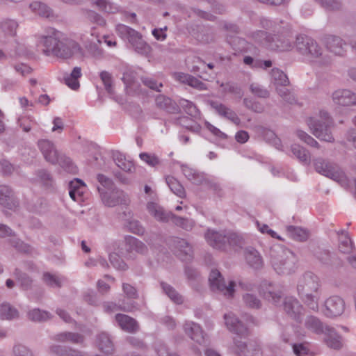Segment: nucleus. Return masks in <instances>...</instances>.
I'll list each match as a JSON object with an SVG mask.
<instances>
[{
    "label": "nucleus",
    "instance_id": "4468645a",
    "mask_svg": "<svg viewBox=\"0 0 356 356\" xmlns=\"http://www.w3.org/2000/svg\"><path fill=\"white\" fill-rule=\"evenodd\" d=\"M324 314L328 317H335L341 315L345 308L344 301L339 296L329 298L325 303Z\"/></svg>",
    "mask_w": 356,
    "mask_h": 356
},
{
    "label": "nucleus",
    "instance_id": "a18cd8bd",
    "mask_svg": "<svg viewBox=\"0 0 356 356\" xmlns=\"http://www.w3.org/2000/svg\"><path fill=\"white\" fill-rule=\"evenodd\" d=\"M90 3L95 6L100 10H104L106 13L114 12L113 8L110 3L106 0H88Z\"/></svg>",
    "mask_w": 356,
    "mask_h": 356
},
{
    "label": "nucleus",
    "instance_id": "cd10ccee",
    "mask_svg": "<svg viewBox=\"0 0 356 356\" xmlns=\"http://www.w3.org/2000/svg\"><path fill=\"white\" fill-rule=\"evenodd\" d=\"M213 107L220 115L227 118L236 124H238L240 123V120L236 114L233 111L227 108L225 105L222 104H215Z\"/></svg>",
    "mask_w": 356,
    "mask_h": 356
},
{
    "label": "nucleus",
    "instance_id": "473e14b6",
    "mask_svg": "<svg viewBox=\"0 0 356 356\" xmlns=\"http://www.w3.org/2000/svg\"><path fill=\"white\" fill-rule=\"evenodd\" d=\"M30 8L32 11L41 17H49L51 14V10L45 4L40 2H33L30 5Z\"/></svg>",
    "mask_w": 356,
    "mask_h": 356
},
{
    "label": "nucleus",
    "instance_id": "a878e982",
    "mask_svg": "<svg viewBox=\"0 0 356 356\" xmlns=\"http://www.w3.org/2000/svg\"><path fill=\"white\" fill-rule=\"evenodd\" d=\"M81 76V70L79 67H75L72 73L65 78L66 85L72 90H76L79 88L80 84L79 78Z\"/></svg>",
    "mask_w": 356,
    "mask_h": 356
},
{
    "label": "nucleus",
    "instance_id": "5fc2aeb1",
    "mask_svg": "<svg viewBox=\"0 0 356 356\" xmlns=\"http://www.w3.org/2000/svg\"><path fill=\"white\" fill-rule=\"evenodd\" d=\"M100 77L105 86L106 90L108 92L111 93L112 92V86H111L112 81H111V74L107 72H102L100 74Z\"/></svg>",
    "mask_w": 356,
    "mask_h": 356
},
{
    "label": "nucleus",
    "instance_id": "f257e3e1",
    "mask_svg": "<svg viewBox=\"0 0 356 356\" xmlns=\"http://www.w3.org/2000/svg\"><path fill=\"white\" fill-rule=\"evenodd\" d=\"M42 51L46 55L69 58L80 50L77 42L70 39L61 40V34L54 29H49L47 34L40 39Z\"/></svg>",
    "mask_w": 356,
    "mask_h": 356
},
{
    "label": "nucleus",
    "instance_id": "774afa93",
    "mask_svg": "<svg viewBox=\"0 0 356 356\" xmlns=\"http://www.w3.org/2000/svg\"><path fill=\"white\" fill-rule=\"evenodd\" d=\"M123 291L129 298H135L136 296V289L128 284H123Z\"/></svg>",
    "mask_w": 356,
    "mask_h": 356
},
{
    "label": "nucleus",
    "instance_id": "9d476101",
    "mask_svg": "<svg viewBox=\"0 0 356 356\" xmlns=\"http://www.w3.org/2000/svg\"><path fill=\"white\" fill-rule=\"evenodd\" d=\"M315 168L318 172L330 177L333 180L340 183L342 186L347 185V178L346 175L337 166L325 163L324 161H318L315 163Z\"/></svg>",
    "mask_w": 356,
    "mask_h": 356
},
{
    "label": "nucleus",
    "instance_id": "ea45409f",
    "mask_svg": "<svg viewBox=\"0 0 356 356\" xmlns=\"http://www.w3.org/2000/svg\"><path fill=\"white\" fill-rule=\"evenodd\" d=\"M161 286L165 293L176 304H181L182 302L181 296L172 286L165 283H161Z\"/></svg>",
    "mask_w": 356,
    "mask_h": 356
},
{
    "label": "nucleus",
    "instance_id": "8fccbe9b",
    "mask_svg": "<svg viewBox=\"0 0 356 356\" xmlns=\"http://www.w3.org/2000/svg\"><path fill=\"white\" fill-rule=\"evenodd\" d=\"M140 158L141 160L145 161L146 163L149 165L150 166H156L159 163L158 158L152 154H149L147 153H141L140 154Z\"/></svg>",
    "mask_w": 356,
    "mask_h": 356
},
{
    "label": "nucleus",
    "instance_id": "b1692460",
    "mask_svg": "<svg viewBox=\"0 0 356 356\" xmlns=\"http://www.w3.org/2000/svg\"><path fill=\"white\" fill-rule=\"evenodd\" d=\"M327 46L330 51L333 52L336 55H342L343 53V45H346L345 43L342 42V40L336 36L330 35L327 38Z\"/></svg>",
    "mask_w": 356,
    "mask_h": 356
},
{
    "label": "nucleus",
    "instance_id": "393cba45",
    "mask_svg": "<svg viewBox=\"0 0 356 356\" xmlns=\"http://www.w3.org/2000/svg\"><path fill=\"white\" fill-rule=\"evenodd\" d=\"M97 345L99 349L105 354L112 353L113 350V343L106 333H102L98 336Z\"/></svg>",
    "mask_w": 356,
    "mask_h": 356
},
{
    "label": "nucleus",
    "instance_id": "3c124183",
    "mask_svg": "<svg viewBox=\"0 0 356 356\" xmlns=\"http://www.w3.org/2000/svg\"><path fill=\"white\" fill-rule=\"evenodd\" d=\"M297 136L300 140L312 147H316L318 145V143L312 137L302 131H298Z\"/></svg>",
    "mask_w": 356,
    "mask_h": 356
},
{
    "label": "nucleus",
    "instance_id": "09e8293b",
    "mask_svg": "<svg viewBox=\"0 0 356 356\" xmlns=\"http://www.w3.org/2000/svg\"><path fill=\"white\" fill-rule=\"evenodd\" d=\"M51 350L53 353L59 354L61 356H83L79 352L74 350H70L68 351H63L60 346L52 347Z\"/></svg>",
    "mask_w": 356,
    "mask_h": 356
},
{
    "label": "nucleus",
    "instance_id": "864d4df0",
    "mask_svg": "<svg viewBox=\"0 0 356 356\" xmlns=\"http://www.w3.org/2000/svg\"><path fill=\"white\" fill-rule=\"evenodd\" d=\"M173 222L185 229L191 228L192 227V222L188 220L177 216H172Z\"/></svg>",
    "mask_w": 356,
    "mask_h": 356
},
{
    "label": "nucleus",
    "instance_id": "052dcab7",
    "mask_svg": "<svg viewBox=\"0 0 356 356\" xmlns=\"http://www.w3.org/2000/svg\"><path fill=\"white\" fill-rule=\"evenodd\" d=\"M262 289L260 290L259 293L264 296V297L268 300H270V298H271L272 301L275 303H276L280 298V295L275 294V293L270 290H268V291H264L263 289V286H261Z\"/></svg>",
    "mask_w": 356,
    "mask_h": 356
},
{
    "label": "nucleus",
    "instance_id": "680f3d73",
    "mask_svg": "<svg viewBox=\"0 0 356 356\" xmlns=\"http://www.w3.org/2000/svg\"><path fill=\"white\" fill-rule=\"evenodd\" d=\"M143 82L145 86L155 90H159V88L163 86L162 83H160L158 84L156 81L151 78H144Z\"/></svg>",
    "mask_w": 356,
    "mask_h": 356
},
{
    "label": "nucleus",
    "instance_id": "c756f323",
    "mask_svg": "<svg viewBox=\"0 0 356 356\" xmlns=\"http://www.w3.org/2000/svg\"><path fill=\"white\" fill-rule=\"evenodd\" d=\"M177 247L179 252H177L178 257L183 261H188L192 258V248L184 240L178 241Z\"/></svg>",
    "mask_w": 356,
    "mask_h": 356
},
{
    "label": "nucleus",
    "instance_id": "7c9ffc66",
    "mask_svg": "<svg viewBox=\"0 0 356 356\" xmlns=\"http://www.w3.org/2000/svg\"><path fill=\"white\" fill-rule=\"evenodd\" d=\"M289 236L298 241H305L309 237V232L301 227L290 226L287 228Z\"/></svg>",
    "mask_w": 356,
    "mask_h": 356
},
{
    "label": "nucleus",
    "instance_id": "13d9d810",
    "mask_svg": "<svg viewBox=\"0 0 356 356\" xmlns=\"http://www.w3.org/2000/svg\"><path fill=\"white\" fill-rule=\"evenodd\" d=\"M105 309L108 312H114L118 311L120 309L130 312V311H132L133 308H132V307H130V306H127V307L123 306V307H119L117 306L116 304L111 302V303H108L105 306Z\"/></svg>",
    "mask_w": 356,
    "mask_h": 356
},
{
    "label": "nucleus",
    "instance_id": "e2e57ef3",
    "mask_svg": "<svg viewBox=\"0 0 356 356\" xmlns=\"http://www.w3.org/2000/svg\"><path fill=\"white\" fill-rule=\"evenodd\" d=\"M129 229L136 234H143V228L139 225L138 221H132L129 223Z\"/></svg>",
    "mask_w": 356,
    "mask_h": 356
},
{
    "label": "nucleus",
    "instance_id": "6e6d98bb",
    "mask_svg": "<svg viewBox=\"0 0 356 356\" xmlns=\"http://www.w3.org/2000/svg\"><path fill=\"white\" fill-rule=\"evenodd\" d=\"M244 300L246 305L252 308H259L260 306V301L252 295H245Z\"/></svg>",
    "mask_w": 356,
    "mask_h": 356
},
{
    "label": "nucleus",
    "instance_id": "7ed1b4c3",
    "mask_svg": "<svg viewBox=\"0 0 356 356\" xmlns=\"http://www.w3.org/2000/svg\"><path fill=\"white\" fill-rule=\"evenodd\" d=\"M224 318L227 328L230 331L236 332L238 335L237 337L234 338L238 353H243L245 356H262V352L259 347L250 344L248 348H247L245 343L238 340L237 338H242V337L248 335L247 329L243 327L241 322L232 314H225Z\"/></svg>",
    "mask_w": 356,
    "mask_h": 356
},
{
    "label": "nucleus",
    "instance_id": "49530a36",
    "mask_svg": "<svg viewBox=\"0 0 356 356\" xmlns=\"http://www.w3.org/2000/svg\"><path fill=\"white\" fill-rule=\"evenodd\" d=\"M86 17L92 23L96 24L98 26H104L106 24L105 20L98 14L93 11H88Z\"/></svg>",
    "mask_w": 356,
    "mask_h": 356
},
{
    "label": "nucleus",
    "instance_id": "e433bc0d",
    "mask_svg": "<svg viewBox=\"0 0 356 356\" xmlns=\"http://www.w3.org/2000/svg\"><path fill=\"white\" fill-rule=\"evenodd\" d=\"M57 339L60 341H70L74 343H81L83 341L82 336L71 332L60 333L57 335Z\"/></svg>",
    "mask_w": 356,
    "mask_h": 356
},
{
    "label": "nucleus",
    "instance_id": "f03ea898",
    "mask_svg": "<svg viewBox=\"0 0 356 356\" xmlns=\"http://www.w3.org/2000/svg\"><path fill=\"white\" fill-rule=\"evenodd\" d=\"M298 291L305 304L312 310L318 309V301L321 296L318 277L307 273L298 284Z\"/></svg>",
    "mask_w": 356,
    "mask_h": 356
},
{
    "label": "nucleus",
    "instance_id": "423d86ee",
    "mask_svg": "<svg viewBox=\"0 0 356 356\" xmlns=\"http://www.w3.org/2000/svg\"><path fill=\"white\" fill-rule=\"evenodd\" d=\"M97 179L101 185L108 190L104 191V189L98 187V191L101 193L102 200L106 205L114 207L126 201L125 195L122 191L119 190L110 191L113 183L109 179L103 175H98Z\"/></svg>",
    "mask_w": 356,
    "mask_h": 356
},
{
    "label": "nucleus",
    "instance_id": "4be33fe9",
    "mask_svg": "<svg viewBox=\"0 0 356 356\" xmlns=\"http://www.w3.org/2000/svg\"><path fill=\"white\" fill-rule=\"evenodd\" d=\"M0 204L10 209L15 207L12 191L7 186H0Z\"/></svg>",
    "mask_w": 356,
    "mask_h": 356
},
{
    "label": "nucleus",
    "instance_id": "aec40b11",
    "mask_svg": "<svg viewBox=\"0 0 356 356\" xmlns=\"http://www.w3.org/2000/svg\"><path fill=\"white\" fill-rule=\"evenodd\" d=\"M115 319L120 327L124 331L134 332L138 329L136 321L127 315L118 314L115 316Z\"/></svg>",
    "mask_w": 356,
    "mask_h": 356
},
{
    "label": "nucleus",
    "instance_id": "c85d7f7f",
    "mask_svg": "<svg viewBox=\"0 0 356 356\" xmlns=\"http://www.w3.org/2000/svg\"><path fill=\"white\" fill-rule=\"evenodd\" d=\"M174 78L181 83H188L189 86L200 89L202 88L203 83L191 75L184 73H175Z\"/></svg>",
    "mask_w": 356,
    "mask_h": 356
},
{
    "label": "nucleus",
    "instance_id": "2eb2a0df",
    "mask_svg": "<svg viewBox=\"0 0 356 356\" xmlns=\"http://www.w3.org/2000/svg\"><path fill=\"white\" fill-rule=\"evenodd\" d=\"M38 147L42 152L44 159L51 163H56L59 161V156L57 150L53 144L47 140H42L38 142Z\"/></svg>",
    "mask_w": 356,
    "mask_h": 356
},
{
    "label": "nucleus",
    "instance_id": "1a4fd4ad",
    "mask_svg": "<svg viewBox=\"0 0 356 356\" xmlns=\"http://www.w3.org/2000/svg\"><path fill=\"white\" fill-rule=\"evenodd\" d=\"M116 30L121 38L127 39L140 52L143 51H147V50L149 49V46L143 41L139 33L135 30L124 24H118L116 27Z\"/></svg>",
    "mask_w": 356,
    "mask_h": 356
},
{
    "label": "nucleus",
    "instance_id": "5701e85b",
    "mask_svg": "<svg viewBox=\"0 0 356 356\" xmlns=\"http://www.w3.org/2000/svg\"><path fill=\"white\" fill-rule=\"evenodd\" d=\"M113 157L116 165L122 170L131 172L134 169V163L131 161L126 159L123 154L115 152H113Z\"/></svg>",
    "mask_w": 356,
    "mask_h": 356
},
{
    "label": "nucleus",
    "instance_id": "f3484780",
    "mask_svg": "<svg viewBox=\"0 0 356 356\" xmlns=\"http://www.w3.org/2000/svg\"><path fill=\"white\" fill-rule=\"evenodd\" d=\"M334 102L341 106H350L356 104V95L350 90H337L333 93Z\"/></svg>",
    "mask_w": 356,
    "mask_h": 356
},
{
    "label": "nucleus",
    "instance_id": "0eeeda50",
    "mask_svg": "<svg viewBox=\"0 0 356 356\" xmlns=\"http://www.w3.org/2000/svg\"><path fill=\"white\" fill-rule=\"evenodd\" d=\"M306 327L316 333H325L326 344L334 349H339L341 346V338L336 334L332 328L323 327L320 321L315 317L310 316L306 321Z\"/></svg>",
    "mask_w": 356,
    "mask_h": 356
},
{
    "label": "nucleus",
    "instance_id": "603ef678",
    "mask_svg": "<svg viewBox=\"0 0 356 356\" xmlns=\"http://www.w3.org/2000/svg\"><path fill=\"white\" fill-rule=\"evenodd\" d=\"M293 352L297 356H303L309 354V348L307 344L300 343L293 346Z\"/></svg>",
    "mask_w": 356,
    "mask_h": 356
},
{
    "label": "nucleus",
    "instance_id": "c03bdc74",
    "mask_svg": "<svg viewBox=\"0 0 356 356\" xmlns=\"http://www.w3.org/2000/svg\"><path fill=\"white\" fill-rule=\"evenodd\" d=\"M43 280L47 284L51 286L60 287L61 286V279L49 273H46L44 274Z\"/></svg>",
    "mask_w": 356,
    "mask_h": 356
},
{
    "label": "nucleus",
    "instance_id": "6e6552de",
    "mask_svg": "<svg viewBox=\"0 0 356 356\" xmlns=\"http://www.w3.org/2000/svg\"><path fill=\"white\" fill-rule=\"evenodd\" d=\"M321 119L322 122L317 124L312 118H310L307 122L308 125L316 137L324 141L332 142L333 138L329 131L331 121L327 113L326 112L321 113Z\"/></svg>",
    "mask_w": 356,
    "mask_h": 356
},
{
    "label": "nucleus",
    "instance_id": "0e129e2a",
    "mask_svg": "<svg viewBox=\"0 0 356 356\" xmlns=\"http://www.w3.org/2000/svg\"><path fill=\"white\" fill-rule=\"evenodd\" d=\"M321 3L327 9L336 10L339 8L338 0H321Z\"/></svg>",
    "mask_w": 356,
    "mask_h": 356
},
{
    "label": "nucleus",
    "instance_id": "412c9836",
    "mask_svg": "<svg viewBox=\"0 0 356 356\" xmlns=\"http://www.w3.org/2000/svg\"><path fill=\"white\" fill-rule=\"evenodd\" d=\"M245 257L248 264L251 267L258 269L263 266V260L259 252L254 249H247L245 250Z\"/></svg>",
    "mask_w": 356,
    "mask_h": 356
},
{
    "label": "nucleus",
    "instance_id": "72a5a7b5",
    "mask_svg": "<svg viewBox=\"0 0 356 356\" xmlns=\"http://www.w3.org/2000/svg\"><path fill=\"white\" fill-rule=\"evenodd\" d=\"M148 211L158 220L164 221L168 219V216L163 212V209L156 204L150 202L147 206Z\"/></svg>",
    "mask_w": 356,
    "mask_h": 356
},
{
    "label": "nucleus",
    "instance_id": "37998d69",
    "mask_svg": "<svg viewBox=\"0 0 356 356\" xmlns=\"http://www.w3.org/2000/svg\"><path fill=\"white\" fill-rule=\"evenodd\" d=\"M291 150L293 154L300 161H307L309 159V155L307 152V151L298 145H293L291 147Z\"/></svg>",
    "mask_w": 356,
    "mask_h": 356
},
{
    "label": "nucleus",
    "instance_id": "4c0bfd02",
    "mask_svg": "<svg viewBox=\"0 0 356 356\" xmlns=\"http://www.w3.org/2000/svg\"><path fill=\"white\" fill-rule=\"evenodd\" d=\"M1 28L6 35L13 36L15 35L17 24L14 20L6 19L1 23Z\"/></svg>",
    "mask_w": 356,
    "mask_h": 356
},
{
    "label": "nucleus",
    "instance_id": "ddd939ff",
    "mask_svg": "<svg viewBox=\"0 0 356 356\" xmlns=\"http://www.w3.org/2000/svg\"><path fill=\"white\" fill-rule=\"evenodd\" d=\"M296 48L302 54H311L316 57L321 54V49L316 42L308 37H298Z\"/></svg>",
    "mask_w": 356,
    "mask_h": 356
},
{
    "label": "nucleus",
    "instance_id": "9b49d317",
    "mask_svg": "<svg viewBox=\"0 0 356 356\" xmlns=\"http://www.w3.org/2000/svg\"><path fill=\"white\" fill-rule=\"evenodd\" d=\"M256 40L272 50L288 51L291 45L285 41H282L278 37H272L266 32L260 31L256 33Z\"/></svg>",
    "mask_w": 356,
    "mask_h": 356
},
{
    "label": "nucleus",
    "instance_id": "a211bd4d",
    "mask_svg": "<svg viewBox=\"0 0 356 356\" xmlns=\"http://www.w3.org/2000/svg\"><path fill=\"white\" fill-rule=\"evenodd\" d=\"M284 309L286 312L294 319L298 321L302 311V307L293 298H286L284 304Z\"/></svg>",
    "mask_w": 356,
    "mask_h": 356
},
{
    "label": "nucleus",
    "instance_id": "79ce46f5",
    "mask_svg": "<svg viewBox=\"0 0 356 356\" xmlns=\"http://www.w3.org/2000/svg\"><path fill=\"white\" fill-rule=\"evenodd\" d=\"M29 318L33 321H43L49 318V314L47 312L33 309L29 313Z\"/></svg>",
    "mask_w": 356,
    "mask_h": 356
},
{
    "label": "nucleus",
    "instance_id": "f8f14e48",
    "mask_svg": "<svg viewBox=\"0 0 356 356\" xmlns=\"http://www.w3.org/2000/svg\"><path fill=\"white\" fill-rule=\"evenodd\" d=\"M210 287L212 291H219L224 293L227 297H232L234 294V283L230 282L228 286H226L224 280L220 272L217 270H213L211 272L209 275Z\"/></svg>",
    "mask_w": 356,
    "mask_h": 356
},
{
    "label": "nucleus",
    "instance_id": "a19ab883",
    "mask_svg": "<svg viewBox=\"0 0 356 356\" xmlns=\"http://www.w3.org/2000/svg\"><path fill=\"white\" fill-rule=\"evenodd\" d=\"M339 250L343 253H349L353 250V244L350 238L346 234H342L339 245Z\"/></svg>",
    "mask_w": 356,
    "mask_h": 356
},
{
    "label": "nucleus",
    "instance_id": "69168bd1",
    "mask_svg": "<svg viewBox=\"0 0 356 356\" xmlns=\"http://www.w3.org/2000/svg\"><path fill=\"white\" fill-rule=\"evenodd\" d=\"M19 123L20 127H22L23 130L26 132H28L31 129L32 120L29 118L22 117L19 119Z\"/></svg>",
    "mask_w": 356,
    "mask_h": 356
},
{
    "label": "nucleus",
    "instance_id": "4d7b16f0",
    "mask_svg": "<svg viewBox=\"0 0 356 356\" xmlns=\"http://www.w3.org/2000/svg\"><path fill=\"white\" fill-rule=\"evenodd\" d=\"M250 89L252 92L257 97H266L268 96V92L257 84H252Z\"/></svg>",
    "mask_w": 356,
    "mask_h": 356
},
{
    "label": "nucleus",
    "instance_id": "f704fd0d",
    "mask_svg": "<svg viewBox=\"0 0 356 356\" xmlns=\"http://www.w3.org/2000/svg\"><path fill=\"white\" fill-rule=\"evenodd\" d=\"M18 316L17 311L8 304H2L0 307L1 319H13Z\"/></svg>",
    "mask_w": 356,
    "mask_h": 356
},
{
    "label": "nucleus",
    "instance_id": "338daca9",
    "mask_svg": "<svg viewBox=\"0 0 356 356\" xmlns=\"http://www.w3.org/2000/svg\"><path fill=\"white\" fill-rule=\"evenodd\" d=\"M63 168H65V170L72 173L76 174L77 172V168L74 166L70 159H66L63 161V163H60Z\"/></svg>",
    "mask_w": 356,
    "mask_h": 356
},
{
    "label": "nucleus",
    "instance_id": "bb28decb",
    "mask_svg": "<svg viewBox=\"0 0 356 356\" xmlns=\"http://www.w3.org/2000/svg\"><path fill=\"white\" fill-rule=\"evenodd\" d=\"M166 183L171 191L179 197H184L186 192L181 184L174 177L167 176Z\"/></svg>",
    "mask_w": 356,
    "mask_h": 356
},
{
    "label": "nucleus",
    "instance_id": "dca6fc26",
    "mask_svg": "<svg viewBox=\"0 0 356 356\" xmlns=\"http://www.w3.org/2000/svg\"><path fill=\"white\" fill-rule=\"evenodd\" d=\"M86 192V186L81 180L75 179L70 181L69 194L74 201H83L84 194Z\"/></svg>",
    "mask_w": 356,
    "mask_h": 356
},
{
    "label": "nucleus",
    "instance_id": "6ab92c4d",
    "mask_svg": "<svg viewBox=\"0 0 356 356\" xmlns=\"http://www.w3.org/2000/svg\"><path fill=\"white\" fill-rule=\"evenodd\" d=\"M186 333L198 343H202L204 341L203 332L199 325L190 322L186 323L184 325Z\"/></svg>",
    "mask_w": 356,
    "mask_h": 356
},
{
    "label": "nucleus",
    "instance_id": "de8ad7c7",
    "mask_svg": "<svg viewBox=\"0 0 356 356\" xmlns=\"http://www.w3.org/2000/svg\"><path fill=\"white\" fill-rule=\"evenodd\" d=\"M257 227L259 230L262 234H267L270 235L272 238H275L279 240H282L281 237L278 236L275 232L273 229H270L269 227L266 224H260L259 222H257Z\"/></svg>",
    "mask_w": 356,
    "mask_h": 356
},
{
    "label": "nucleus",
    "instance_id": "39448f33",
    "mask_svg": "<svg viewBox=\"0 0 356 356\" xmlns=\"http://www.w3.org/2000/svg\"><path fill=\"white\" fill-rule=\"evenodd\" d=\"M270 262L278 274H289L295 267V257L289 250L282 246L270 249Z\"/></svg>",
    "mask_w": 356,
    "mask_h": 356
},
{
    "label": "nucleus",
    "instance_id": "2f4dec72",
    "mask_svg": "<svg viewBox=\"0 0 356 356\" xmlns=\"http://www.w3.org/2000/svg\"><path fill=\"white\" fill-rule=\"evenodd\" d=\"M127 250L135 251L138 253H143L146 250L145 245L133 236H128L125 238Z\"/></svg>",
    "mask_w": 356,
    "mask_h": 356
},
{
    "label": "nucleus",
    "instance_id": "bf43d9fd",
    "mask_svg": "<svg viewBox=\"0 0 356 356\" xmlns=\"http://www.w3.org/2000/svg\"><path fill=\"white\" fill-rule=\"evenodd\" d=\"M15 356H32L31 353L25 346L17 345L14 347Z\"/></svg>",
    "mask_w": 356,
    "mask_h": 356
},
{
    "label": "nucleus",
    "instance_id": "20e7f679",
    "mask_svg": "<svg viewBox=\"0 0 356 356\" xmlns=\"http://www.w3.org/2000/svg\"><path fill=\"white\" fill-rule=\"evenodd\" d=\"M205 238L213 248L225 251H237L243 244V238L236 233L222 235L219 232L208 230Z\"/></svg>",
    "mask_w": 356,
    "mask_h": 356
},
{
    "label": "nucleus",
    "instance_id": "58836bf2",
    "mask_svg": "<svg viewBox=\"0 0 356 356\" xmlns=\"http://www.w3.org/2000/svg\"><path fill=\"white\" fill-rule=\"evenodd\" d=\"M156 104L159 108L166 109L169 112H171L175 110L174 108H172V100L170 98L166 97L165 96L162 95H159L156 97Z\"/></svg>",
    "mask_w": 356,
    "mask_h": 356
},
{
    "label": "nucleus",
    "instance_id": "c9c22d12",
    "mask_svg": "<svg viewBox=\"0 0 356 356\" xmlns=\"http://www.w3.org/2000/svg\"><path fill=\"white\" fill-rule=\"evenodd\" d=\"M271 75L273 79L274 83L277 86H285L289 83V79L286 75L278 69H273Z\"/></svg>",
    "mask_w": 356,
    "mask_h": 356
}]
</instances>
